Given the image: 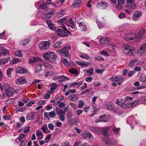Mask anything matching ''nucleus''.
Segmentation results:
<instances>
[{
  "label": "nucleus",
  "mask_w": 146,
  "mask_h": 146,
  "mask_svg": "<svg viewBox=\"0 0 146 146\" xmlns=\"http://www.w3.org/2000/svg\"><path fill=\"white\" fill-rule=\"evenodd\" d=\"M69 71L72 74L77 75L78 74V72L76 69L74 68H71L69 70Z\"/></svg>",
  "instance_id": "nucleus-41"
},
{
  "label": "nucleus",
  "mask_w": 146,
  "mask_h": 146,
  "mask_svg": "<svg viewBox=\"0 0 146 146\" xmlns=\"http://www.w3.org/2000/svg\"><path fill=\"white\" fill-rule=\"evenodd\" d=\"M46 3H43L41 4L40 7V8L42 10V18L45 19V16H46V13H45L44 11H45V8H46Z\"/></svg>",
  "instance_id": "nucleus-12"
},
{
  "label": "nucleus",
  "mask_w": 146,
  "mask_h": 146,
  "mask_svg": "<svg viewBox=\"0 0 146 146\" xmlns=\"http://www.w3.org/2000/svg\"><path fill=\"white\" fill-rule=\"evenodd\" d=\"M74 146H88V144L87 143H84L83 144L76 143L74 144Z\"/></svg>",
  "instance_id": "nucleus-52"
},
{
  "label": "nucleus",
  "mask_w": 146,
  "mask_h": 146,
  "mask_svg": "<svg viewBox=\"0 0 146 146\" xmlns=\"http://www.w3.org/2000/svg\"><path fill=\"white\" fill-rule=\"evenodd\" d=\"M42 60L39 58L38 57H35L34 58H32L29 61V62L31 64L32 63H38L41 62Z\"/></svg>",
  "instance_id": "nucleus-10"
},
{
  "label": "nucleus",
  "mask_w": 146,
  "mask_h": 146,
  "mask_svg": "<svg viewBox=\"0 0 146 146\" xmlns=\"http://www.w3.org/2000/svg\"><path fill=\"white\" fill-rule=\"evenodd\" d=\"M97 23L98 27L99 28H102L104 27L105 26L104 24V23H102L100 21L98 22Z\"/></svg>",
  "instance_id": "nucleus-51"
},
{
  "label": "nucleus",
  "mask_w": 146,
  "mask_h": 146,
  "mask_svg": "<svg viewBox=\"0 0 146 146\" xmlns=\"http://www.w3.org/2000/svg\"><path fill=\"white\" fill-rule=\"evenodd\" d=\"M46 23L47 24L49 28L51 30H53L55 29V27L54 25L52 23L50 20H48L46 21Z\"/></svg>",
  "instance_id": "nucleus-19"
},
{
  "label": "nucleus",
  "mask_w": 146,
  "mask_h": 146,
  "mask_svg": "<svg viewBox=\"0 0 146 146\" xmlns=\"http://www.w3.org/2000/svg\"><path fill=\"white\" fill-rule=\"evenodd\" d=\"M110 79L112 81L118 82V85H120L123 81L124 78L122 76L120 77L115 76L111 78Z\"/></svg>",
  "instance_id": "nucleus-6"
},
{
  "label": "nucleus",
  "mask_w": 146,
  "mask_h": 146,
  "mask_svg": "<svg viewBox=\"0 0 146 146\" xmlns=\"http://www.w3.org/2000/svg\"><path fill=\"white\" fill-rule=\"evenodd\" d=\"M38 47L41 49L45 50L46 49V41H42L39 43Z\"/></svg>",
  "instance_id": "nucleus-25"
},
{
  "label": "nucleus",
  "mask_w": 146,
  "mask_h": 146,
  "mask_svg": "<svg viewBox=\"0 0 146 146\" xmlns=\"http://www.w3.org/2000/svg\"><path fill=\"white\" fill-rule=\"evenodd\" d=\"M86 72L89 74V76H91L93 73V68H90L89 69L87 70Z\"/></svg>",
  "instance_id": "nucleus-53"
},
{
  "label": "nucleus",
  "mask_w": 146,
  "mask_h": 146,
  "mask_svg": "<svg viewBox=\"0 0 146 146\" xmlns=\"http://www.w3.org/2000/svg\"><path fill=\"white\" fill-rule=\"evenodd\" d=\"M6 95L9 97H11L13 95V93L9 89H7L5 91Z\"/></svg>",
  "instance_id": "nucleus-37"
},
{
  "label": "nucleus",
  "mask_w": 146,
  "mask_h": 146,
  "mask_svg": "<svg viewBox=\"0 0 146 146\" xmlns=\"http://www.w3.org/2000/svg\"><path fill=\"white\" fill-rule=\"evenodd\" d=\"M56 112L57 114L60 115H62L61 114H65L66 111L64 110V111H63L62 109L59 108L58 110L56 109Z\"/></svg>",
  "instance_id": "nucleus-38"
},
{
  "label": "nucleus",
  "mask_w": 146,
  "mask_h": 146,
  "mask_svg": "<svg viewBox=\"0 0 146 146\" xmlns=\"http://www.w3.org/2000/svg\"><path fill=\"white\" fill-rule=\"evenodd\" d=\"M92 131L93 132L99 135H101L102 134V131L98 127H93L92 128Z\"/></svg>",
  "instance_id": "nucleus-26"
},
{
  "label": "nucleus",
  "mask_w": 146,
  "mask_h": 146,
  "mask_svg": "<svg viewBox=\"0 0 146 146\" xmlns=\"http://www.w3.org/2000/svg\"><path fill=\"white\" fill-rule=\"evenodd\" d=\"M140 100L139 99H137L133 101L130 104V105L129 104L128 108H131L132 107L136 105H137L140 102Z\"/></svg>",
  "instance_id": "nucleus-27"
},
{
  "label": "nucleus",
  "mask_w": 146,
  "mask_h": 146,
  "mask_svg": "<svg viewBox=\"0 0 146 146\" xmlns=\"http://www.w3.org/2000/svg\"><path fill=\"white\" fill-rule=\"evenodd\" d=\"M96 6L98 8L104 9L108 6V4L105 1H102L98 3Z\"/></svg>",
  "instance_id": "nucleus-7"
},
{
  "label": "nucleus",
  "mask_w": 146,
  "mask_h": 146,
  "mask_svg": "<svg viewBox=\"0 0 146 146\" xmlns=\"http://www.w3.org/2000/svg\"><path fill=\"white\" fill-rule=\"evenodd\" d=\"M139 81L141 82H146V76L141 77L140 78Z\"/></svg>",
  "instance_id": "nucleus-58"
},
{
  "label": "nucleus",
  "mask_w": 146,
  "mask_h": 146,
  "mask_svg": "<svg viewBox=\"0 0 146 146\" xmlns=\"http://www.w3.org/2000/svg\"><path fill=\"white\" fill-rule=\"evenodd\" d=\"M68 25L72 29L75 28V24L72 18H70L67 23Z\"/></svg>",
  "instance_id": "nucleus-24"
},
{
  "label": "nucleus",
  "mask_w": 146,
  "mask_h": 146,
  "mask_svg": "<svg viewBox=\"0 0 146 146\" xmlns=\"http://www.w3.org/2000/svg\"><path fill=\"white\" fill-rule=\"evenodd\" d=\"M61 42L60 41H57L55 43L54 48H59L61 47Z\"/></svg>",
  "instance_id": "nucleus-45"
},
{
  "label": "nucleus",
  "mask_w": 146,
  "mask_h": 146,
  "mask_svg": "<svg viewBox=\"0 0 146 146\" xmlns=\"http://www.w3.org/2000/svg\"><path fill=\"white\" fill-rule=\"evenodd\" d=\"M117 5H115V7L118 9H121L123 7V5L121 4L117 3Z\"/></svg>",
  "instance_id": "nucleus-61"
},
{
  "label": "nucleus",
  "mask_w": 146,
  "mask_h": 146,
  "mask_svg": "<svg viewBox=\"0 0 146 146\" xmlns=\"http://www.w3.org/2000/svg\"><path fill=\"white\" fill-rule=\"evenodd\" d=\"M58 22L62 25H64L66 22V18L64 17L61 19L59 20Z\"/></svg>",
  "instance_id": "nucleus-44"
},
{
  "label": "nucleus",
  "mask_w": 146,
  "mask_h": 146,
  "mask_svg": "<svg viewBox=\"0 0 146 146\" xmlns=\"http://www.w3.org/2000/svg\"><path fill=\"white\" fill-rule=\"evenodd\" d=\"M108 119V116L104 115L101 116L98 119H96V122H98L100 121H102L106 122L107 121Z\"/></svg>",
  "instance_id": "nucleus-13"
},
{
  "label": "nucleus",
  "mask_w": 146,
  "mask_h": 146,
  "mask_svg": "<svg viewBox=\"0 0 146 146\" xmlns=\"http://www.w3.org/2000/svg\"><path fill=\"white\" fill-rule=\"evenodd\" d=\"M59 78L60 81L62 82L66 80H70V78H69L64 75L60 76Z\"/></svg>",
  "instance_id": "nucleus-34"
},
{
  "label": "nucleus",
  "mask_w": 146,
  "mask_h": 146,
  "mask_svg": "<svg viewBox=\"0 0 146 146\" xmlns=\"http://www.w3.org/2000/svg\"><path fill=\"white\" fill-rule=\"evenodd\" d=\"M42 63V62H41V64L38 63L36 65L35 70L36 72L40 71L42 69V65L41 64Z\"/></svg>",
  "instance_id": "nucleus-32"
},
{
  "label": "nucleus",
  "mask_w": 146,
  "mask_h": 146,
  "mask_svg": "<svg viewBox=\"0 0 146 146\" xmlns=\"http://www.w3.org/2000/svg\"><path fill=\"white\" fill-rule=\"evenodd\" d=\"M70 48V47L69 46L67 45L61 50H59L58 52L62 56L67 57L69 58L70 57V55L68 51Z\"/></svg>",
  "instance_id": "nucleus-3"
},
{
  "label": "nucleus",
  "mask_w": 146,
  "mask_h": 146,
  "mask_svg": "<svg viewBox=\"0 0 146 146\" xmlns=\"http://www.w3.org/2000/svg\"><path fill=\"white\" fill-rule=\"evenodd\" d=\"M104 107L107 109L109 110H112L113 108V106L111 102H107L104 104Z\"/></svg>",
  "instance_id": "nucleus-14"
},
{
  "label": "nucleus",
  "mask_w": 146,
  "mask_h": 146,
  "mask_svg": "<svg viewBox=\"0 0 146 146\" xmlns=\"http://www.w3.org/2000/svg\"><path fill=\"white\" fill-rule=\"evenodd\" d=\"M55 13L54 10L52 9L48 8L46 5V19H49Z\"/></svg>",
  "instance_id": "nucleus-8"
},
{
  "label": "nucleus",
  "mask_w": 146,
  "mask_h": 146,
  "mask_svg": "<svg viewBox=\"0 0 146 146\" xmlns=\"http://www.w3.org/2000/svg\"><path fill=\"white\" fill-rule=\"evenodd\" d=\"M30 41V40L29 39H25L21 42V44L23 46H25L28 44Z\"/></svg>",
  "instance_id": "nucleus-42"
},
{
  "label": "nucleus",
  "mask_w": 146,
  "mask_h": 146,
  "mask_svg": "<svg viewBox=\"0 0 146 146\" xmlns=\"http://www.w3.org/2000/svg\"><path fill=\"white\" fill-rule=\"evenodd\" d=\"M141 101L142 103H146V95L142 98Z\"/></svg>",
  "instance_id": "nucleus-64"
},
{
  "label": "nucleus",
  "mask_w": 146,
  "mask_h": 146,
  "mask_svg": "<svg viewBox=\"0 0 146 146\" xmlns=\"http://www.w3.org/2000/svg\"><path fill=\"white\" fill-rule=\"evenodd\" d=\"M84 105V103L83 101L80 100L79 102L78 107L79 108H82Z\"/></svg>",
  "instance_id": "nucleus-56"
},
{
  "label": "nucleus",
  "mask_w": 146,
  "mask_h": 146,
  "mask_svg": "<svg viewBox=\"0 0 146 146\" xmlns=\"http://www.w3.org/2000/svg\"><path fill=\"white\" fill-rule=\"evenodd\" d=\"M79 26L80 27H81V28L82 29V27H84V28L83 29V30L85 31L86 29V28H85V27L84 26L85 25H84V23H82L81 22H80L78 23Z\"/></svg>",
  "instance_id": "nucleus-60"
},
{
  "label": "nucleus",
  "mask_w": 146,
  "mask_h": 146,
  "mask_svg": "<svg viewBox=\"0 0 146 146\" xmlns=\"http://www.w3.org/2000/svg\"><path fill=\"white\" fill-rule=\"evenodd\" d=\"M82 0H74L73 3V6L75 8H77L82 4Z\"/></svg>",
  "instance_id": "nucleus-18"
},
{
  "label": "nucleus",
  "mask_w": 146,
  "mask_h": 146,
  "mask_svg": "<svg viewBox=\"0 0 146 146\" xmlns=\"http://www.w3.org/2000/svg\"><path fill=\"white\" fill-rule=\"evenodd\" d=\"M99 42L100 44L103 45H107L109 43L108 39L104 37L102 38L100 40Z\"/></svg>",
  "instance_id": "nucleus-20"
},
{
  "label": "nucleus",
  "mask_w": 146,
  "mask_h": 146,
  "mask_svg": "<svg viewBox=\"0 0 146 146\" xmlns=\"http://www.w3.org/2000/svg\"><path fill=\"white\" fill-rule=\"evenodd\" d=\"M36 134L37 136V139H40L42 138L43 135L42 134V132L40 130H38L36 132Z\"/></svg>",
  "instance_id": "nucleus-30"
},
{
  "label": "nucleus",
  "mask_w": 146,
  "mask_h": 146,
  "mask_svg": "<svg viewBox=\"0 0 146 146\" xmlns=\"http://www.w3.org/2000/svg\"><path fill=\"white\" fill-rule=\"evenodd\" d=\"M108 129L107 127L104 128L102 129V133L105 136H107L108 135Z\"/></svg>",
  "instance_id": "nucleus-35"
},
{
  "label": "nucleus",
  "mask_w": 146,
  "mask_h": 146,
  "mask_svg": "<svg viewBox=\"0 0 146 146\" xmlns=\"http://www.w3.org/2000/svg\"><path fill=\"white\" fill-rule=\"evenodd\" d=\"M76 62L78 65L83 67H87L91 64L90 62H84L83 61L82 62L76 61Z\"/></svg>",
  "instance_id": "nucleus-15"
},
{
  "label": "nucleus",
  "mask_w": 146,
  "mask_h": 146,
  "mask_svg": "<svg viewBox=\"0 0 146 146\" xmlns=\"http://www.w3.org/2000/svg\"><path fill=\"white\" fill-rule=\"evenodd\" d=\"M16 71L17 72L20 74H24L27 72L26 69L22 67H18L16 68Z\"/></svg>",
  "instance_id": "nucleus-17"
},
{
  "label": "nucleus",
  "mask_w": 146,
  "mask_h": 146,
  "mask_svg": "<svg viewBox=\"0 0 146 146\" xmlns=\"http://www.w3.org/2000/svg\"><path fill=\"white\" fill-rule=\"evenodd\" d=\"M48 115L50 117L52 118L55 117L56 116V114L54 111H52L49 113H48Z\"/></svg>",
  "instance_id": "nucleus-49"
},
{
  "label": "nucleus",
  "mask_w": 146,
  "mask_h": 146,
  "mask_svg": "<svg viewBox=\"0 0 146 146\" xmlns=\"http://www.w3.org/2000/svg\"><path fill=\"white\" fill-rule=\"evenodd\" d=\"M126 7L130 9H134L136 7V3H134L129 5H126Z\"/></svg>",
  "instance_id": "nucleus-31"
},
{
  "label": "nucleus",
  "mask_w": 146,
  "mask_h": 146,
  "mask_svg": "<svg viewBox=\"0 0 146 146\" xmlns=\"http://www.w3.org/2000/svg\"><path fill=\"white\" fill-rule=\"evenodd\" d=\"M46 70H49L50 68V69H52L53 68V66L51 64L46 62Z\"/></svg>",
  "instance_id": "nucleus-57"
},
{
  "label": "nucleus",
  "mask_w": 146,
  "mask_h": 146,
  "mask_svg": "<svg viewBox=\"0 0 146 146\" xmlns=\"http://www.w3.org/2000/svg\"><path fill=\"white\" fill-rule=\"evenodd\" d=\"M0 54H3L4 55H9V53L7 49H4L3 48L0 47Z\"/></svg>",
  "instance_id": "nucleus-21"
},
{
  "label": "nucleus",
  "mask_w": 146,
  "mask_h": 146,
  "mask_svg": "<svg viewBox=\"0 0 146 146\" xmlns=\"http://www.w3.org/2000/svg\"><path fill=\"white\" fill-rule=\"evenodd\" d=\"M104 141L106 144L108 145H112V141L110 139L108 138H104Z\"/></svg>",
  "instance_id": "nucleus-39"
},
{
  "label": "nucleus",
  "mask_w": 146,
  "mask_h": 146,
  "mask_svg": "<svg viewBox=\"0 0 146 146\" xmlns=\"http://www.w3.org/2000/svg\"><path fill=\"white\" fill-rule=\"evenodd\" d=\"M10 60V57H9L6 58H4L0 59V64H5L8 62Z\"/></svg>",
  "instance_id": "nucleus-29"
},
{
  "label": "nucleus",
  "mask_w": 146,
  "mask_h": 146,
  "mask_svg": "<svg viewBox=\"0 0 146 146\" xmlns=\"http://www.w3.org/2000/svg\"><path fill=\"white\" fill-rule=\"evenodd\" d=\"M68 120H71L72 116V112L71 111H68L67 114Z\"/></svg>",
  "instance_id": "nucleus-43"
},
{
  "label": "nucleus",
  "mask_w": 146,
  "mask_h": 146,
  "mask_svg": "<svg viewBox=\"0 0 146 146\" xmlns=\"http://www.w3.org/2000/svg\"><path fill=\"white\" fill-rule=\"evenodd\" d=\"M56 56L54 53L52 52H46V61L50 62L52 61L53 60L55 59Z\"/></svg>",
  "instance_id": "nucleus-4"
},
{
  "label": "nucleus",
  "mask_w": 146,
  "mask_h": 146,
  "mask_svg": "<svg viewBox=\"0 0 146 146\" xmlns=\"http://www.w3.org/2000/svg\"><path fill=\"white\" fill-rule=\"evenodd\" d=\"M57 86L58 85L56 84H52L51 85V87L50 88V90L52 91L56 89Z\"/></svg>",
  "instance_id": "nucleus-50"
},
{
  "label": "nucleus",
  "mask_w": 146,
  "mask_h": 146,
  "mask_svg": "<svg viewBox=\"0 0 146 146\" xmlns=\"http://www.w3.org/2000/svg\"><path fill=\"white\" fill-rule=\"evenodd\" d=\"M25 137V135L24 134H21L18 137V139L19 141H21Z\"/></svg>",
  "instance_id": "nucleus-63"
},
{
  "label": "nucleus",
  "mask_w": 146,
  "mask_h": 146,
  "mask_svg": "<svg viewBox=\"0 0 146 146\" xmlns=\"http://www.w3.org/2000/svg\"><path fill=\"white\" fill-rule=\"evenodd\" d=\"M116 103L117 105H119L123 109H125L127 107L128 108V106L125 104V101L124 100L122 99L117 100L116 102Z\"/></svg>",
  "instance_id": "nucleus-5"
},
{
  "label": "nucleus",
  "mask_w": 146,
  "mask_h": 146,
  "mask_svg": "<svg viewBox=\"0 0 146 146\" xmlns=\"http://www.w3.org/2000/svg\"><path fill=\"white\" fill-rule=\"evenodd\" d=\"M135 47L129 45H126L123 46V53L128 56H134L135 54Z\"/></svg>",
  "instance_id": "nucleus-2"
},
{
  "label": "nucleus",
  "mask_w": 146,
  "mask_h": 146,
  "mask_svg": "<svg viewBox=\"0 0 146 146\" xmlns=\"http://www.w3.org/2000/svg\"><path fill=\"white\" fill-rule=\"evenodd\" d=\"M95 59H96L98 61H100L102 60L103 61H104V58H102L101 56H97L95 57Z\"/></svg>",
  "instance_id": "nucleus-59"
},
{
  "label": "nucleus",
  "mask_w": 146,
  "mask_h": 146,
  "mask_svg": "<svg viewBox=\"0 0 146 146\" xmlns=\"http://www.w3.org/2000/svg\"><path fill=\"white\" fill-rule=\"evenodd\" d=\"M57 34L60 36H65L68 35L67 33L60 29H58L56 31Z\"/></svg>",
  "instance_id": "nucleus-11"
},
{
  "label": "nucleus",
  "mask_w": 146,
  "mask_h": 146,
  "mask_svg": "<svg viewBox=\"0 0 146 146\" xmlns=\"http://www.w3.org/2000/svg\"><path fill=\"white\" fill-rule=\"evenodd\" d=\"M80 56L82 58L88 60L91 59V58L90 56L85 54H80Z\"/></svg>",
  "instance_id": "nucleus-28"
},
{
  "label": "nucleus",
  "mask_w": 146,
  "mask_h": 146,
  "mask_svg": "<svg viewBox=\"0 0 146 146\" xmlns=\"http://www.w3.org/2000/svg\"><path fill=\"white\" fill-rule=\"evenodd\" d=\"M15 82L17 85H21L26 83L27 82V80L25 78L21 77L16 79Z\"/></svg>",
  "instance_id": "nucleus-9"
},
{
  "label": "nucleus",
  "mask_w": 146,
  "mask_h": 146,
  "mask_svg": "<svg viewBox=\"0 0 146 146\" xmlns=\"http://www.w3.org/2000/svg\"><path fill=\"white\" fill-rule=\"evenodd\" d=\"M62 62L66 65H67L68 64V61L66 59H64L62 61Z\"/></svg>",
  "instance_id": "nucleus-62"
},
{
  "label": "nucleus",
  "mask_w": 146,
  "mask_h": 146,
  "mask_svg": "<svg viewBox=\"0 0 146 146\" xmlns=\"http://www.w3.org/2000/svg\"><path fill=\"white\" fill-rule=\"evenodd\" d=\"M14 71V69L13 68H9L7 70V76H10L12 71Z\"/></svg>",
  "instance_id": "nucleus-48"
},
{
  "label": "nucleus",
  "mask_w": 146,
  "mask_h": 146,
  "mask_svg": "<svg viewBox=\"0 0 146 146\" xmlns=\"http://www.w3.org/2000/svg\"><path fill=\"white\" fill-rule=\"evenodd\" d=\"M76 91V89H74L73 90L69 89L68 90L67 92L65 94L66 96H68L70 94H73L75 93Z\"/></svg>",
  "instance_id": "nucleus-40"
},
{
  "label": "nucleus",
  "mask_w": 146,
  "mask_h": 146,
  "mask_svg": "<svg viewBox=\"0 0 146 146\" xmlns=\"http://www.w3.org/2000/svg\"><path fill=\"white\" fill-rule=\"evenodd\" d=\"M15 54L16 56L19 57H23V53L20 50H17L15 52Z\"/></svg>",
  "instance_id": "nucleus-47"
},
{
  "label": "nucleus",
  "mask_w": 146,
  "mask_h": 146,
  "mask_svg": "<svg viewBox=\"0 0 146 146\" xmlns=\"http://www.w3.org/2000/svg\"><path fill=\"white\" fill-rule=\"evenodd\" d=\"M78 96L76 94H72L69 96L68 97L69 100L75 102Z\"/></svg>",
  "instance_id": "nucleus-22"
},
{
  "label": "nucleus",
  "mask_w": 146,
  "mask_h": 146,
  "mask_svg": "<svg viewBox=\"0 0 146 146\" xmlns=\"http://www.w3.org/2000/svg\"><path fill=\"white\" fill-rule=\"evenodd\" d=\"M142 15V13L141 11H137L134 13L133 15L135 17L138 18L140 17Z\"/></svg>",
  "instance_id": "nucleus-33"
},
{
  "label": "nucleus",
  "mask_w": 146,
  "mask_h": 146,
  "mask_svg": "<svg viewBox=\"0 0 146 146\" xmlns=\"http://www.w3.org/2000/svg\"><path fill=\"white\" fill-rule=\"evenodd\" d=\"M145 31V29H141L136 34L131 33L126 34L125 36V40L129 41L132 40L137 42L139 41L144 36L146 32Z\"/></svg>",
  "instance_id": "nucleus-1"
},
{
  "label": "nucleus",
  "mask_w": 146,
  "mask_h": 146,
  "mask_svg": "<svg viewBox=\"0 0 146 146\" xmlns=\"http://www.w3.org/2000/svg\"><path fill=\"white\" fill-rule=\"evenodd\" d=\"M112 130L113 132L116 133V134H117L119 133V131L120 128H117L116 127H115L113 128Z\"/></svg>",
  "instance_id": "nucleus-55"
},
{
  "label": "nucleus",
  "mask_w": 146,
  "mask_h": 146,
  "mask_svg": "<svg viewBox=\"0 0 146 146\" xmlns=\"http://www.w3.org/2000/svg\"><path fill=\"white\" fill-rule=\"evenodd\" d=\"M35 112H31L28 114L27 116L26 117V119L27 120H32L34 119L35 116Z\"/></svg>",
  "instance_id": "nucleus-23"
},
{
  "label": "nucleus",
  "mask_w": 146,
  "mask_h": 146,
  "mask_svg": "<svg viewBox=\"0 0 146 146\" xmlns=\"http://www.w3.org/2000/svg\"><path fill=\"white\" fill-rule=\"evenodd\" d=\"M137 61V60L136 59H134L131 60L129 63L128 65L130 67H131L135 64L136 62Z\"/></svg>",
  "instance_id": "nucleus-46"
},
{
  "label": "nucleus",
  "mask_w": 146,
  "mask_h": 146,
  "mask_svg": "<svg viewBox=\"0 0 146 146\" xmlns=\"http://www.w3.org/2000/svg\"><path fill=\"white\" fill-rule=\"evenodd\" d=\"M77 119L76 118H74L73 119L71 118L70 120H68V122L69 123H70L71 125H75L76 123Z\"/></svg>",
  "instance_id": "nucleus-36"
},
{
  "label": "nucleus",
  "mask_w": 146,
  "mask_h": 146,
  "mask_svg": "<svg viewBox=\"0 0 146 146\" xmlns=\"http://www.w3.org/2000/svg\"><path fill=\"white\" fill-rule=\"evenodd\" d=\"M139 53L141 54L146 52V43L143 44L138 50Z\"/></svg>",
  "instance_id": "nucleus-16"
},
{
  "label": "nucleus",
  "mask_w": 146,
  "mask_h": 146,
  "mask_svg": "<svg viewBox=\"0 0 146 146\" xmlns=\"http://www.w3.org/2000/svg\"><path fill=\"white\" fill-rule=\"evenodd\" d=\"M63 98L64 96H58L56 100V102H57L58 103H59L60 101H61L63 100Z\"/></svg>",
  "instance_id": "nucleus-54"
}]
</instances>
